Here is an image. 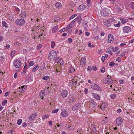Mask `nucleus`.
<instances>
[{
  "label": "nucleus",
  "instance_id": "nucleus-1",
  "mask_svg": "<svg viewBox=\"0 0 134 134\" xmlns=\"http://www.w3.org/2000/svg\"><path fill=\"white\" fill-rule=\"evenodd\" d=\"M57 54L55 50L51 51L49 54V58L52 59H53L56 63L59 62L60 59L58 56L57 55Z\"/></svg>",
  "mask_w": 134,
  "mask_h": 134
},
{
  "label": "nucleus",
  "instance_id": "nucleus-2",
  "mask_svg": "<svg viewBox=\"0 0 134 134\" xmlns=\"http://www.w3.org/2000/svg\"><path fill=\"white\" fill-rule=\"evenodd\" d=\"M96 11L99 13L100 12L101 15L103 16H105L108 15L110 12L109 10L107 9L103 8L100 11L98 9H97Z\"/></svg>",
  "mask_w": 134,
  "mask_h": 134
},
{
  "label": "nucleus",
  "instance_id": "nucleus-3",
  "mask_svg": "<svg viewBox=\"0 0 134 134\" xmlns=\"http://www.w3.org/2000/svg\"><path fill=\"white\" fill-rule=\"evenodd\" d=\"M21 61L17 59L14 60L13 65L15 68H20L21 66Z\"/></svg>",
  "mask_w": 134,
  "mask_h": 134
},
{
  "label": "nucleus",
  "instance_id": "nucleus-4",
  "mask_svg": "<svg viewBox=\"0 0 134 134\" xmlns=\"http://www.w3.org/2000/svg\"><path fill=\"white\" fill-rule=\"evenodd\" d=\"M25 20L23 19H17L15 21V23L18 25L22 26L25 23Z\"/></svg>",
  "mask_w": 134,
  "mask_h": 134
},
{
  "label": "nucleus",
  "instance_id": "nucleus-5",
  "mask_svg": "<svg viewBox=\"0 0 134 134\" xmlns=\"http://www.w3.org/2000/svg\"><path fill=\"white\" fill-rule=\"evenodd\" d=\"M123 120L121 118L118 117L116 119V124L118 126L121 125L123 122Z\"/></svg>",
  "mask_w": 134,
  "mask_h": 134
},
{
  "label": "nucleus",
  "instance_id": "nucleus-6",
  "mask_svg": "<svg viewBox=\"0 0 134 134\" xmlns=\"http://www.w3.org/2000/svg\"><path fill=\"white\" fill-rule=\"evenodd\" d=\"M112 80L111 78H106L104 79V84L108 83V84H110L112 82Z\"/></svg>",
  "mask_w": 134,
  "mask_h": 134
},
{
  "label": "nucleus",
  "instance_id": "nucleus-7",
  "mask_svg": "<svg viewBox=\"0 0 134 134\" xmlns=\"http://www.w3.org/2000/svg\"><path fill=\"white\" fill-rule=\"evenodd\" d=\"M114 40V38L113 35L110 34L108 35V42L109 43H110L113 41Z\"/></svg>",
  "mask_w": 134,
  "mask_h": 134
},
{
  "label": "nucleus",
  "instance_id": "nucleus-8",
  "mask_svg": "<svg viewBox=\"0 0 134 134\" xmlns=\"http://www.w3.org/2000/svg\"><path fill=\"white\" fill-rule=\"evenodd\" d=\"M90 103L91 106L93 108L96 107L97 105V103L94 100H90Z\"/></svg>",
  "mask_w": 134,
  "mask_h": 134
},
{
  "label": "nucleus",
  "instance_id": "nucleus-9",
  "mask_svg": "<svg viewBox=\"0 0 134 134\" xmlns=\"http://www.w3.org/2000/svg\"><path fill=\"white\" fill-rule=\"evenodd\" d=\"M37 116V114L36 113H34L33 114L30 115L29 117V119L30 121L33 120Z\"/></svg>",
  "mask_w": 134,
  "mask_h": 134
},
{
  "label": "nucleus",
  "instance_id": "nucleus-10",
  "mask_svg": "<svg viewBox=\"0 0 134 134\" xmlns=\"http://www.w3.org/2000/svg\"><path fill=\"white\" fill-rule=\"evenodd\" d=\"M91 87L94 90L98 91H100L101 89L100 87L97 85V84H92Z\"/></svg>",
  "mask_w": 134,
  "mask_h": 134
},
{
  "label": "nucleus",
  "instance_id": "nucleus-11",
  "mask_svg": "<svg viewBox=\"0 0 134 134\" xmlns=\"http://www.w3.org/2000/svg\"><path fill=\"white\" fill-rule=\"evenodd\" d=\"M26 88V86L24 85L22 86L21 87H19L18 89V90L21 92H23L25 91Z\"/></svg>",
  "mask_w": 134,
  "mask_h": 134
},
{
  "label": "nucleus",
  "instance_id": "nucleus-12",
  "mask_svg": "<svg viewBox=\"0 0 134 134\" xmlns=\"http://www.w3.org/2000/svg\"><path fill=\"white\" fill-rule=\"evenodd\" d=\"M75 21L74 20H72L71 22L70 23L69 25H67V29H70L73 27L75 25Z\"/></svg>",
  "mask_w": 134,
  "mask_h": 134
},
{
  "label": "nucleus",
  "instance_id": "nucleus-13",
  "mask_svg": "<svg viewBox=\"0 0 134 134\" xmlns=\"http://www.w3.org/2000/svg\"><path fill=\"white\" fill-rule=\"evenodd\" d=\"M123 30L124 32L127 33L130 31L131 29L129 26H125L123 28Z\"/></svg>",
  "mask_w": 134,
  "mask_h": 134
},
{
  "label": "nucleus",
  "instance_id": "nucleus-14",
  "mask_svg": "<svg viewBox=\"0 0 134 134\" xmlns=\"http://www.w3.org/2000/svg\"><path fill=\"white\" fill-rule=\"evenodd\" d=\"M92 95L97 100H99L100 99V96L97 94L95 93H92Z\"/></svg>",
  "mask_w": 134,
  "mask_h": 134
},
{
  "label": "nucleus",
  "instance_id": "nucleus-15",
  "mask_svg": "<svg viewBox=\"0 0 134 134\" xmlns=\"http://www.w3.org/2000/svg\"><path fill=\"white\" fill-rule=\"evenodd\" d=\"M86 58L85 57H83L81 59L80 61L81 65L82 66L85 65L86 63Z\"/></svg>",
  "mask_w": 134,
  "mask_h": 134
},
{
  "label": "nucleus",
  "instance_id": "nucleus-16",
  "mask_svg": "<svg viewBox=\"0 0 134 134\" xmlns=\"http://www.w3.org/2000/svg\"><path fill=\"white\" fill-rule=\"evenodd\" d=\"M61 115L63 117H67L68 115V113L66 110L63 111L61 113Z\"/></svg>",
  "mask_w": 134,
  "mask_h": 134
},
{
  "label": "nucleus",
  "instance_id": "nucleus-17",
  "mask_svg": "<svg viewBox=\"0 0 134 134\" xmlns=\"http://www.w3.org/2000/svg\"><path fill=\"white\" fill-rule=\"evenodd\" d=\"M68 91L67 90H63L62 92V95L63 98L66 97L67 96Z\"/></svg>",
  "mask_w": 134,
  "mask_h": 134
},
{
  "label": "nucleus",
  "instance_id": "nucleus-18",
  "mask_svg": "<svg viewBox=\"0 0 134 134\" xmlns=\"http://www.w3.org/2000/svg\"><path fill=\"white\" fill-rule=\"evenodd\" d=\"M106 107V103H104L103 102L101 105L100 106L99 105L98 106V107L99 108H100L102 110H103L104 109V108Z\"/></svg>",
  "mask_w": 134,
  "mask_h": 134
},
{
  "label": "nucleus",
  "instance_id": "nucleus-19",
  "mask_svg": "<svg viewBox=\"0 0 134 134\" xmlns=\"http://www.w3.org/2000/svg\"><path fill=\"white\" fill-rule=\"evenodd\" d=\"M80 106L81 105L79 103L77 104H76V105L73 106L72 108V109L73 110H77L80 107Z\"/></svg>",
  "mask_w": 134,
  "mask_h": 134
},
{
  "label": "nucleus",
  "instance_id": "nucleus-20",
  "mask_svg": "<svg viewBox=\"0 0 134 134\" xmlns=\"http://www.w3.org/2000/svg\"><path fill=\"white\" fill-rule=\"evenodd\" d=\"M74 20L75 21V22L76 21H77V22L78 23H79V24H80L81 22V21L82 20V19L80 16H78Z\"/></svg>",
  "mask_w": 134,
  "mask_h": 134
},
{
  "label": "nucleus",
  "instance_id": "nucleus-21",
  "mask_svg": "<svg viewBox=\"0 0 134 134\" xmlns=\"http://www.w3.org/2000/svg\"><path fill=\"white\" fill-rule=\"evenodd\" d=\"M59 30V28L57 25L53 27L52 29V32L53 33H55L57 32Z\"/></svg>",
  "mask_w": 134,
  "mask_h": 134
},
{
  "label": "nucleus",
  "instance_id": "nucleus-22",
  "mask_svg": "<svg viewBox=\"0 0 134 134\" xmlns=\"http://www.w3.org/2000/svg\"><path fill=\"white\" fill-rule=\"evenodd\" d=\"M86 7V6L85 5L82 4L78 7V9L80 11H81L82 10H83Z\"/></svg>",
  "mask_w": 134,
  "mask_h": 134
},
{
  "label": "nucleus",
  "instance_id": "nucleus-23",
  "mask_svg": "<svg viewBox=\"0 0 134 134\" xmlns=\"http://www.w3.org/2000/svg\"><path fill=\"white\" fill-rule=\"evenodd\" d=\"M120 19L121 23L123 24H125L128 21V20L127 19H124L122 18H120Z\"/></svg>",
  "mask_w": 134,
  "mask_h": 134
},
{
  "label": "nucleus",
  "instance_id": "nucleus-24",
  "mask_svg": "<svg viewBox=\"0 0 134 134\" xmlns=\"http://www.w3.org/2000/svg\"><path fill=\"white\" fill-rule=\"evenodd\" d=\"M45 92L44 90H42L39 93V95L41 97H43L45 95Z\"/></svg>",
  "mask_w": 134,
  "mask_h": 134
},
{
  "label": "nucleus",
  "instance_id": "nucleus-25",
  "mask_svg": "<svg viewBox=\"0 0 134 134\" xmlns=\"http://www.w3.org/2000/svg\"><path fill=\"white\" fill-rule=\"evenodd\" d=\"M111 23L108 20L104 22V24L107 27H109L111 25Z\"/></svg>",
  "mask_w": 134,
  "mask_h": 134
},
{
  "label": "nucleus",
  "instance_id": "nucleus-26",
  "mask_svg": "<svg viewBox=\"0 0 134 134\" xmlns=\"http://www.w3.org/2000/svg\"><path fill=\"white\" fill-rule=\"evenodd\" d=\"M56 7L58 8H61L62 5L61 3L59 2H57L55 4Z\"/></svg>",
  "mask_w": 134,
  "mask_h": 134
},
{
  "label": "nucleus",
  "instance_id": "nucleus-27",
  "mask_svg": "<svg viewBox=\"0 0 134 134\" xmlns=\"http://www.w3.org/2000/svg\"><path fill=\"white\" fill-rule=\"evenodd\" d=\"M75 70L74 69L72 66H70L69 68V73H71L74 72Z\"/></svg>",
  "mask_w": 134,
  "mask_h": 134
},
{
  "label": "nucleus",
  "instance_id": "nucleus-28",
  "mask_svg": "<svg viewBox=\"0 0 134 134\" xmlns=\"http://www.w3.org/2000/svg\"><path fill=\"white\" fill-rule=\"evenodd\" d=\"M20 16L21 17L24 18L25 17L26 14L24 12H22L21 13L20 15Z\"/></svg>",
  "mask_w": 134,
  "mask_h": 134
},
{
  "label": "nucleus",
  "instance_id": "nucleus-29",
  "mask_svg": "<svg viewBox=\"0 0 134 134\" xmlns=\"http://www.w3.org/2000/svg\"><path fill=\"white\" fill-rule=\"evenodd\" d=\"M116 96L115 94L113 93L110 95V97L112 99H114L116 98Z\"/></svg>",
  "mask_w": 134,
  "mask_h": 134
},
{
  "label": "nucleus",
  "instance_id": "nucleus-30",
  "mask_svg": "<svg viewBox=\"0 0 134 134\" xmlns=\"http://www.w3.org/2000/svg\"><path fill=\"white\" fill-rule=\"evenodd\" d=\"M39 65H37V66H35V67H34L33 68V69L32 70V71L34 72L36 71V70L37 69L39 68Z\"/></svg>",
  "mask_w": 134,
  "mask_h": 134
},
{
  "label": "nucleus",
  "instance_id": "nucleus-31",
  "mask_svg": "<svg viewBox=\"0 0 134 134\" xmlns=\"http://www.w3.org/2000/svg\"><path fill=\"white\" fill-rule=\"evenodd\" d=\"M2 25L3 27H7V24L6 22L4 21H3L2 23Z\"/></svg>",
  "mask_w": 134,
  "mask_h": 134
},
{
  "label": "nucleus",
  "instance_id": "nucleus-32",
  "mask_svg": "<svg viewBox=\"0 0 134 134\" xmlns=\"http://www.w3.org/2000/svg\"><path fill=\"white\" fill-rule=\"evenodd\" d=\"M22 120L21 119L18 120L17 122L18 124L19 125H20L22 122Z\"/></svg>",
  "mask_w": 134,
  "mask_h": 134
},
{
  "label": "nucleus",
  "instance_id": "nucleus-33",
  "mask_svg": "<svg viewBox=\"0 0 134 134\" xmlns=\"http://www.w3.org/2000/svg\"><path fill=\"white\" fill-rule=\"evenodd\" d=\"M59 109L58 108L54 110H53L52 111V113H57L59 110Z\"/></svg>",
  "mask_w": 134,
  "mask_h": 134
},
{
  "label": "nucleus",
  "instance_id": "nucleus-34",
  "mask_svg": "<svg viewBox=\"0 0 134 134\" xmlns=\"http://www.w3.org/2000/svg\"><path fill=\"white\" fill-rule=\"evenodd\" d=\"M68 128H69V130L71 131H73L74 130V126H70Z\"/></svg>",
  "mask_w": 134,
  "mask_h": 134
},
{
  "label": "nucleus",
  "instance_id": "nucleus-35",
  "mask_svg": "<svg viewBox=\"0 0 134 134\" xmlns=\"http://www.w3.org/2000/svg\"><path fill=\"white\" fill-rule=\"evenodd\" d=\"M49 116L48 115H45L43 116H42L43 119L44 120L48 118L49 117Z\"/></svg>",
  "mask_w": 134,
  "mask_h": 134
},
{
  "label": "nucleus",
  "instance_id": "nucleus-36",
  "mask_svg": "<svg viewBox=\"0 0 134 134\" xmlns=\"http://www.w3.org/2000/svg\"><path fill=\"white\" fill-rule=\"evenodd\" d=\"M107 117H105L103 120L102 121V123L105 124L106 123L107 121Z\"/></svg>",
  "mask_w": 134,
  "mask_h": 134
},
{
  "label": "nucleus",
  "instance_id": "nucleus-37",
  "mask_svg": "<svg viewBox=\"0 0 134 134\" xmlns=\"http://www.w3.org/2000/svg\"><path fill=\"white\" fill-rule=\"evenodd\" d=\"M100 71L102 73H103L105 71V68L103 66L102 67L100 70Z\"/></svg>",
  "mask_w": 134,
  "mask_h": 134
},
{
  "label": "nucleus",
  "instance_id": "nucleus-38",
  "mask_svg": "<svg viewBox=\"0 0 134 134\" xmlns=\"http://www.w3.org/2000/svg\"><path fill=\"white\" fill-rule=\"evenodd\" d=\"M49 76L48 75L43 77L42 79L43 80H46L49 78Z\"/></svg>",
  "mask_w": 134,
  "mask_h": 134
},
{
  "label": "nucleus",
  "instance_id": "nucleus-39",
  "mask_svg": "<svg viewBox=\"0 0 134 134\" xmlns=\"http://www.w3.org/2000/svg\"><path fill=\"white\" fill-rule=\"evenodd\" d=\"M7 102V100H4L3 102H2V104L3 105H4Z\"/></svg>",
  "mask_w": 134,
  "mask_h": 134
},
{
  "label": "nucleus",
  "instance_id": "nucleus-40",
  "mask_svg": "<svg viewBox=\"0 0 134 134\" xmlns=\"http://www.w3.org/2000/svg\"><path fill=\"white\" fill-rule=\"evenodd\" d=\"M51 47L52 48H53L54 47V46L55 45V43L53 41H52L51 42Z\"/></svg>",
  "mask_w": 134,
  "mask_h": 134
},
{
  "label": "nucleus",
  "instance_id": "nucleus-41",
  "mask_svg": "<svg viewBox=\"0 0 134 134\" xmlns=\"http://www.w3.org/2000/svg\"><path fill=\"white\" fill-rule=\"evenodd\" d=\"M115 64V63L114 62H111L109 63V65L111 66H113Z\"/></svg>",
  "mask_w": 134,
  "mask_h": 134
},
{
  "label": "nucleus",
  "instance_id": "nucleus-42",
  "mask_svg": "<svg viewBox=\"0 0 134 134\" xmlns=\"http://www.w3.org/2000/svg\"><path fill=\"white\" fill-rule=\"evenodd\" d=\"M108 20L111 23L115 20V19L113 18H111Z\"/></svg>",
  "mask_w": 134,
  "mask_h": 134
},
{
  "label": "nucleus",
  "instance_id": "nucleus-43",
  "mask_svg": "<svg viewBox=\"0 0 134 134\" xmlns=\"http://www.w3.org/2000/svg\"><path fill=\"white\" fill-rule=\"evenodd\" d=\"M61 68L60 67H58L56 69V71L57 72H59L61 70Z\"/></svg>",
  "mask_w": 134,
  "mask_h": 134
},
{
  "label": "nucleus",
  "instance_id": "nucleus-44",
  "mask_svg": "<svg viewBox=\"0 0 134 134\" xmlns=\"http://www.w3.org/2000/svg\"><path fill=\"white\" fill-rule=\"evenodd\" d=\"M112 50H113V48L111 47H109L108 49V52H111Z\"/></svg>",
  "mask_w": 134,
  "mask_h": 134
},
{
  "label": "nucleus",
  "instance_id": "nucleus-45",
  "mask_svg": "<svg viewBox=\"0 0 134 134\" xmlns=\"http://www.w3.org/2000/svg\"><path fill=\"white\" fill-rule=\"evenodd\" d=\"M34 64V62L33 61H31L29 63V66H31L33 65Z\"/></svg>",
  "mask_w": 134,
  "mask_h": 134
},
{
  "label": "nucleus",
  "instance_id": "nucleus-46",
  "mask_svg": "<svg viewBox=\"0 0 134 134\" xmlns=\"http://www.w3.org/2000/svg\"><path fill=\"white\" fill-rule=\"evenodd\" d=\"M77 15L75 14H74L72 15L71 16L70 18V19L71 20L73 19L74 18L75 16H76Z\"/></svg>",
  "mask_w": 134,
  "mask_h": 134
},
{
  "label": "nucleus",
  "instance_id": "nucleus-47",
  "mask_svg": "<svg viewBox=\"0 0 134 134\" xmlns=\"http://www.w3.org/2000/svg\"><path fill=\"white\" fill-rule=\"evenodd\" d=\"M120 24V23L119 22L117 24H114V26L115 27H118L119 26Z\"/></svg>",
  "mask_w": 134,
  "mask_h": 134
},
{
  "label": "nucleus",
  "instance_id": "nucleus-48",
  "mask_svg": "<svg viewBox=\"0 0 134 134\" xmlns=\"http://www.w3.org/2000/svg\"><path fill=\"white\" fill-rule=\"evenodd\" d=\"M42 46L41 44H40L38 45L37 46V49L38 50L40 49L41 47Z\"/></svg>",
  "mask_w": 134,
  "mask_h": 134
},
{
  "label": "nucleus",
  "instance_id": "nucleus-49",
  "mask_svg": "<svg viewBox=\"0 0 134 134\" xmlns=\"http://www.w3.org/2000/svg\"><path fill=\"white\" fill-rule=\"evenodd\" d=\"M15 51L14 50H13L12 51L11 54L12 55H14L15 54Z\"/></svg>",
  "mask_w": 134,
  "mask_h": 134
},
{
  "label": "nucleus",
  "instance_id": "nucleus-50",
  "mask_svg": "<svg viewBox=\"0 0 134 134\" xmlns=\"http://www.w3.org/2000/svg\"><path fill=\"white\" fill-rule=\"evenodd\" d=\"M118 49V47H115L113 48V51L114 52L117 51Z\"/></svg>",
  "mask_w": 134,
  "mask_h": 134
},
{
  "label": "nucleus",
  "instance_id": "nucleus-51",
  "mask_svg": "<svg viewBox=\"0 0 134 134\" xmlns=\"http://www.w3.org/2000/svg\"><path fill=\"white\" fill-rule=\"evenodd\" d=\"M131 6L132 8L134 9V2L131 3Z\"/></svg>",
  "mask_w": 134,
  "mask_h": 134
},
{
  "label": "nucleus",
  "instance_id": "nucleus-52",
  "mask_svg": "<svg viewBox=\"0 0 134 134\" xmlns=\"http://www.w3.org/2000/svg\"><path fill=\"white\" fill-rule=\"evenodd\" d=\"M10 47V46L9 44H7L5 47V48L8 49Z\"/></svg>",
  "mask_w": 134,
  "mask_h": 134
},
{
  "label": "nucleus",
  "instance_id": "nucleus-53",
  "mask_svg": "<svg viewBox=\"0 0 134 134\" xmlns=\"http://www.w3.org/2000/svg\"><path fill=\"white\" fill-rule=\"evenodd\" d=\"M68 41L69 42L71 43L72 42V40L71 38H69L68 39Z\"/></svg>",
  "mask_w": 134,
  "mask_h": 134
},
{
  "label": "nucleus",
  "instance_id": "nucleus-54",
  "mask_svg": "<svg viewBox=\"0 0 134 134\" xmlns=\"http://www.w3.org/2000/svg\"><path fill=\"white\" fill-rule=\"evenodd\" d=\"M68 30H67V32L68 33H71L72 32V30L71 29H68Z\"/></svg>",
  "mask_w": 134,
  "mask_h": 134
},
{
  "label": "nucleus",
  "instance_id": "nucleus-55",
  "mask_svg": "<svg viewBox=\"0 0 134 134\" xmlns=\"http://www.w3.org/2000/svg\"><path fill=\"white\" fill-rule=\"evenodd\" d=\"M85 35L87 36H88L90 35V34L88 32H86L85 33Z\"/></svg>",
  "mask_w": 134,
  "mask_h": 134
},
{
  "label": "nucleus",
  "instance_id": "nucleus-56",
  "mask_svg": "<svg viewBox=\"0 0 134 134\" xmlns=\"http://www.w3.org/2000/svg\"><path fill=\"white\" fill-rule=\"evenodd\" d=\"M105 34V33L103 32H101L100 33L101 36L102 37V36H103Z\"/></svg>",
  "mask_w": 134,
  "mask_h": 134
},
{
  "label": "nucleus",
  "instance_id": "nucleus-57",
  "mask_svg": "<svg viewBox=\"0 0 134 134\" xmlns=\"http://www.w3.org/2000/svg\"><path fill=\"white\" fill-rule=\"evenodd\" d=\"M92 68L95 71L97 69V67L96 66H92Z\"/></svg>",
  "mask_w": 134,
  "mask_h": 134
},
{
  "label": "nucleus",
  "instance_id": "nucleus-58",
  "mask_svg": "<svg viewBox=\"0 0 134 134\" xmlns=\"http://www.w3.org/2000/svg\"><path fill=\"white\" fill-rule=\"evenodd\" d=\"M117 61L120 62L121 61V59L120 57H118L116 59Z\"/></svg>",
  "mask_w": 134,
  "mask_h": 134
},
{
  "label": "nucleus",
  "instance_id": "nucleus-59",
  "mask_svg": "<svg viewBox=\"0 0 134 134\" xmlns=\"http://www.w3.org/2000/svg\"><path fill=\"white\" fill-rule=\"evenodd\" d=\"M121 111V109L119 108L117 110V113H120Z\"/></svg>",
  "mask_w": 134,
  "mask_h": 134
},
{
  "label": "nucleus",
  "instance_id": "nucleus-60",
  "mask_svg": "<svg viewBox=\"0 0 134 134\" xmlns=\"http://www.w3.org/2000/svg\"><path fill=\"white\" fill-rule=\"evenodd\" d=\"M22 126L23 127H25L26 126V124L25 122H24L22 124Z\"/></svg>",
  "mask_w": 134,
  "mask_h": 134
},
{
  "label": "nucleus",
  "instance_id": "nucleus-61",
  "mask_svg": "<svg viewBox=\"0 0 134 134\" xmlns=\"http://www.w3.org/2000/svg\"><path fill=\"white\" fill-rule=\"evenodd\" d=\"M55 19V21H58V20H59V18H58L57 17H56L54 19Z\"/></svg>",
  "mask_w": 134,
  "mask_h": 134
},
{
  "label": "nucleus",
  "instance_id": "nucleus-62",
  "mask_svg": "<svg viewBox=\"0 0 134 134\" xmlns=\"http://www.w3.org/2000/svg\"><path fill=\"white\" fill-rule=\"evenodd\" d=\"M9 95V92H7L5 93L4 96L6 97L7 96Z\"/></svg>",
  "mask_w": 134,
  "mask_h": 134
},
{
  "label": "nucleus",
  "instance_id": "nucleus-63",
  "mask_svg": "<svg viewBox=\"0 0 134 134\" xmlns=\"http://www.w3.org/2000/svg\"><path fill=\"white\" fill-rule=\"evenodd\" d=\"M16 11L19 13V9L18 7H16L15 8Z\"/></svg>",
  "mask_w": 134,
  "mask_h": 134
},
{
  "label": "nucleus",
  "instance_id": "nucleus-64",
  "mask_svg": "<svg viewBox=\"0 0 134 134\" xmlns=\"http://www.w3.org/2000/svg\"><path fill=\"white\" fill-rule=\"evenodd\" d=\"M105 57L104 56H102L101 58L102 61L103 62L105 60Z\"/></svg>",
  "mask_w": 134,
  "mask_h": 134
}]
</instances>
